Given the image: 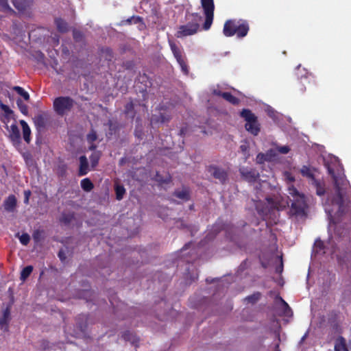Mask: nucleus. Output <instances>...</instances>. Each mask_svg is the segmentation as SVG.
Segmentation results:
<instances>
[{"mask_svg":"<svg viewBox=\"0 0 351 351\" xmlns=\"http://www.w3.org/2000/svg\"><path fill=\"white\" fill-rule=\"evenodd\" d=\"M275 351H280V348H279V343H277L276 346H275V348H274Z\"/></svg>","mask_w":351,"mask_h":351,"instance_id":"59","label":"nucleus"},{"mask_svg":"<svg viewBox=\"0 0 351 351\" xmlns=\"http://www.w3.org/2000/svg\"><path fill=\"white\" fill-rule=\"evenodd\" d=\"M16 104L22 114H23L25 115L27 114V112H28L27 106L25 104H24V102L21 99H18L16 100Z\"/></svg>","mask_w":351,"mask_h":351,"instance_id":"40","label":"nucleus"},{"mask_svg":"<svg viewBox=\"0 0 351 351\" xmlns=\"http://www.w3.org/2000/svg\"><path fill=\"white\" fill-rule=\"evenodd\" d=\"M9 138L15 147H19L21 143L20 130L16 123H12L9 130Z\"/></svg>","mask_w":351,"mask_h":351,"instance_id":"9","label":"nucleus"},{"mask_svg":"<svg viewBox=\"0 0 351 351\" xmlns=\"http://www.w3.org/2000/svg\"><path fill=\"white\" fill-rule=\"evenodd\" d=\"M335 351H349L346 339L343 337H338L335 343Z\"/></svg>","mask_w":351,"mask_h":351,"instance_id":"22","label":"nucleus"},{"mask_svg":"<svg viewBox=\"0 0 351 351\" xmlns=\"http://www.w3.org/2000/svg\"><path fill=\"white\" fill-rule=\"evenodd\" d=\"M104 52L106 53V59L109 61H110L112 58V51L110 48H106L104 50Z\"/></svg>","mask_w":351,"mask_h":351,"instance_id":"50","label":"nucleus"},{"mask_svg":"<svg viewBox=\"0 0 351 351\" xmlns=\"http://www.w3.org/2000/svg\"><path fill=\"white\" fill-rule=\"evenodd\" d=\"M223 99L235 106L239 105L240 103V99L239 98L228 92L223 93Z\"/></svg>","mask_w":351,"mask_h":351,"instance_id":"27","label":"nucleus"},{"mask_svg":"<svg viewBox=\"0 0 351 351\" xmlns=\"http://www.w3.org/2000/svg\"><path fill=\"white\" fill-rule=\"evenodd\" d=\"M42 232L40 230H36L33 233V239L36 242H38L41 238Z\"/></svg>","mask_w":351,"mask_h":351,"instance_id":"47","label":"nucleus"},{"mask_svg":"<svg viewBox=\"0 0 351 351\" xmlns=\"http://www.w3.org/2000/svg\"><path fill=\"white\" fill-rule=\"evenodd\" d=\"M266 156L268 161H271L277 156V152L274 149H270L266 152Z\"/></svg>","mask_w":351,"mask_h":351,"instance_id":"44","label":"nucleus"},{"mask_svg":"<svg viewBox=\"0 0 351 351\" xmlns=\"http://www.w3.org/2000/svg\"><path fill=\"white\" fill-rule=\"evenodd\" d=\"M208 171L222 184H225L228 179L227 171L217 165H210L208 167Z\"/></svg>","mask_w":351,"mask_h":351,"instance_id":"8","label":"nucleus"},{"mask_svg":"<svg viewBox=\"0 0 351 351\" xmlns=\"http://www.w3.org/2000/svg\"><path fill=\"white\" fill-rule=\"evenodd\" d=\"M282 261H281V264H280V271H281L282 269Z\"/></svg>","mask_w":351,"mask_h":351,"instance_id":"62","label":"nucleus"},{"mask_svg":"<svg viewBox=\"0 0 351 351\" xmlns=\"http://www.w3.org/2000/svg\"><path fill=\"white\" fill-rule=\"evenodd\" d=\"M261 298V293L259 292L255 293L251 295L247 296L245 300L250 303H256Z\"/></svg>","mask_w":351,"mask_h":351,"instance_id":"41","label":"nucleus"},{"mask_svg":"<svg viewBox=\"0 0 351 351\" xmlns=\"http://www.w3.org/2000/svg\"><path fill=\"white\" fill-rule=\"evenodd\" d=\"M315 171V168H312L307 165H303L300 169V173L303 177L307 178L310 182H313L315 179H316L314 171Z\"/></svg>","mask_w":351,"mask_h":351,"instance_id":"17","label":"nucleus"},{"mask_svg":"<svg viewBox=\"0 0 351 351\" xmlns=\"http://www.w3.org/2000/svg\"><path fill=\"white\" fill-rule=\"evenodd\" d=\"M204 13H214L215 5L213 0H201Z\"/></svg>","mask_w":351,"mask_h":351,"instance_id":"26","label":"nucleus"},{"mask_svg":"<svg viewBox=\"0 0 351 351\" xmlns=\"http://www.w3.org/2000/svg\"><path fill=\"white\" fill-rule=\"evenodd\" d=\"M0 108L4 112L3 118L1 119V121L6 124V128L8 129V123L12 119H14V112L1 101H0Z\"/></svg>","mask_w":351,"mask_h":351,"instance_id":"13","label":"nucleus"},{"mask_svg":"<svg viewBox=\"0 0 351 351\" xmlns=\"http://www.w3.org/2000/svg\"><path fill=\"white\" fill-rule=\"evenodd\" d=\"M281 302L284 306V313L285 315L289 316L292 314V311L289 304L282 299L280 298Z\"/></svg>","mask_w":351,"mask_h":351,"instance_id":"45","label":"nucleus"},{"mask_svg":"<svg viewBox=\"0 0 351 351\" xmlns=\"http://www.w3.org/2000/svg\"><path fill=\"white\" fill-rule=\"evenodd\" d=\"M19 241L23 245H27L29 243L30 237L27 233H23L19 237Z\"/></svg>","mask_w":351,"mask_h":351,"instance_id":"42","label":"nucleus"},{"mask_svg":"<svg viewBox=\"0 0 351 351\" xmlns=\"http://www.w3.org/2000/svg\"><path fill=\"white\" fill-rule=\"evenodd\" d=\"M101 157V153L99 152H93L90 156V160L93 168L95 167L99 162Z\"/></svg>","mask_w":351,"mask_h":351,"instance_id":"33","label":"nucleus"},{"mask_svg":"<svg viewBox=\"0 0 351 351\" xmlns=\"http://www.w3.org/2000/svg\"><path fill=\"white\" fill-rule=\"evenodd\" d=\"M291 201L289 215L297 219H305L307 217V210L308 208L305 195L299 196V198Z\"/></svg>","mask_w":351,"mask_h":351,"instance_id":"4","label":"nucleus"},{"mask_svg":"<svg viewBox=\"0 0 351 351\" xmlns=\"http://www.w3.org/2000/svg\"><path fill=\"white\" fill-rule=\"evenodd\" d=\"M31 195V191L29 190H27L24 191V203L25 204H29V197Z\"/></svg>","mask_w":351,"mask_h":351,"instance_id":"51","label":"nucleus"},{"mask_svg":"<svg viewBox=\"0 0 351 351\" xmlns=\"http://www.w3.org/2000/svg\"><path fill=\"white\" fill-rule=\"evenodd\" d=\"M284 176L286 180L289 181V182H293L295 181V177L292 175L291 173L285 171Z\"/></svg>","mask_w":351,"mask_h":351,"instance_id":"48","label":"nucleus"},{"mask_svg":"<svg viewBox=\"0 0 351 351\" xmlns=\"http://www.w3.org/2000/svg\"><path fill=\"white\" fill-rule=\"evenodd\" d=\"M1 10L5 12L14 14L15 12L10 7L8 0H0Z\"/></svg>","mask_w":351,"mask_h":351,"instance_id":"37","label":"nucleus"},{"mask_svg":"<svg viewBox=\"0 0 351 351\" xmlns=\"http://www.w3.org/2000/svg\"><path fill=\"white\" fill-rule=\"evenodd\" d=\"M55 24L58 32L61 33L67 32L69 29L68 23L62 18H56L55 19Z\"/></svg>","mask_w":351,"mask_h":351,"instance_id":"23","label":"nucleus"},{"mask_svg":"<svg viewBox=\"0 0 351 351\" xmlns=\"http://www.w3.org/2000/svg\"><path fill=\"white\" fill-rule=\"evenodd\" d=\"M138 81L145 86V89L143 91H146L147 88L152 86V80L146 73L140 74Z\"/></svg>","mask_w":351,"mask_h":351,"instance_id":"25","label":"nucleus"},{"mask_svg":"<svg viewBox=\"0 0 351 351\" xmlns=\"http://www.w3.org/2000/svg\"><path fill=\"white\" fill-rule=\"evenodd\" d=\"M189 21L186 25H180L176 33L178 38H183L196 34L199 29V22L202 20V16L197 13H192L186 16Z\"/></svg>","mask_w":351,"mask_h":351,"instance_id":"3","label":"nucleus"},{"mask_svg":"<svg viewBox=\"0 0 351 351\" xmlns=\"http://www.w3.org/2000/svg\"><path fill=\"white\" fill-rule=\"evenodd\" d=\"M97 139V132L94 129H91L86 136V140L88 143H95Z\"/></svg>","mask_w":351,"mask_h":351,"instance_id":"39","label":"nucleus"},{"mask_svg":"<svg viewBox=\"0 0 351 351\" xmlns=\"http://www.w3.org/2000/svg\"><path fill=\"white\" fill-rule=\"evenodd\" d=\"M330 315L334 317V318H337L338 316V313L336 311L331 312Z\"/></svg>","mask_w":351,"mask_h":351,"instance_id":"57","label":"nucleus"},{"mask_svg":"<svg viewBox=\"0 0 351 351\" xmlns=\"http://www.w3.org/2000/svg\"><path fill=\"white\" fill-rule=\"evenodd\" d=\"M171 119V115L168 112H160L158 115L154 114L151 118L152 124H162L165 123H168Z\"/></svg>","mask_w":351,"mask_h":351,"instance_id":"11","label":"nucleus"},{"mask_svg":"<svg viewBox=\"0 0 351 351\" xmlns=\"http://www.w3.org/2000/svg\"><path fill=\"white\" fill-rule=\"evenodd\" d=\"M142 18L139 16H132L128 19L123 21L122 23L125 25H131L132 23L134 24L142 22Z\"/></svg>","mask_w":351,"mask_h":351,"instance_id":"38","label":"nucleus"},{"mask_svg":"<svg viewBox=\"0 0 351 351\" xmlns=\"http://www.w3.org/2000/svg\"><path fill=\"white\" fill-rule=\"evenodd\" d=\"M89 144H90V146L88 147L89 149L91 151H93V152H96L95 149L97 148V145L94 143H89Z\"/></svg>","mask_w":351,"mask_h":351,"instance_id":"56","label":"nucleus"},{"mask_svg":"<svg viewBox=\"0 0 351 351\" xmlns=\"http://www.w3.org/2000/svg\"><path fill=\"white\" fill-rule=\"evenodd\" d=\"M169 44L173 56L179 64L182 71L184 73V74L188 75L189 72V66L187 65L186 57L183 53L182 49L171 40H169Z\"/></svg>","mask_w":351,"mask_h":351,"instance_id":"7","label":"nucleus"},{"mask_svg":"<svg viewBox=\"0 0 351 351\" xmlns=\"http://www.w3.org/2000/svg\"><path fill=\"white\" fill-rule=\"evenodd\" d=\"M154 179L160 184H169L171 182V176L169 174L164 178L159 173V172H156Z\"/></svg>","mask_w":351,"mask_h":351,"instance_id":"32","label":"nucleus"},{"mask_svg":"<svg viewBox=\"0 0 351 351\" xmlns=\"http://www.w3.org/2000/svg\"><path fill=\"white\" fill-rule=\"evenodd\" d=\"M33 269L34 268L32 265L25 267L21 272L20 279L22 281H25L30 276L33 271Z\"/></svg>","mask_w":351,"mask_h":351,"instance_id":"31","label":"nucleus"},{"mask_svg":"<svg viewBox=\"0 0 351 351\" xmlns=\"http://www.w3.org/2000/svg\"><path fill=\"white\" fill-rule=\"evenodd\" d=\"M12 2L19 11L25 10L32 2V0H12Z\"/></svg>","mask_w":351,"mask_h":351,"instance_id":"24","label":"nucleus"},{"mask_svg":"<svg viewBox=\"0 0 351 351\" xmlns=\"http://www.w3.org/2000/svg\"><path fill=\"white\" fill-rule=\"evenodd\" d=\"M205 14V21L203 24V29L204 30H208L213 21L214 13H204Z\"/></svg>","mask_w":351,"mask_h":351,"instance_id":"28","label":"nucleus"},{"mask_svg":"<svg viewBox=\"0 0 351 351\" xmlns=\"http://www.w3.org/2000/svg\"><path fill=\"white\" fill-rule=\"evenodd\" d=\"M180 134L181 136L184 135V128H182V129L180 130Z\"/></svg>","mask_w":351,"mask_h":351,"instance_id":"60","label":"nucleus"},{"mask_svg":"<svg viewBox=\"0 0 351 351\" xmlns=\"http://www.w3.org/2000/svg\"><path fill=\"white\" fill-rule=\"evenodd\" d=\"M116 198L118 200H121L123 198L125 193V189L123 185L117 184L114 187Z\"/></svg>","mask_w":351,"mask_h":351,"instance_id":"34","label":"nucleus"},{"mask_svg":"<svg viewBox=\"0 0 351 351\" xmlns=\"http://www.w3.org/2000/svg\"><path fill=\"white\" fill-rule=\"evenodd\" d=\"M80 160V168L78 171L79 176H83L88 172V162L85 156H81Z\"/></svg>","mask_w":351,"mask_h":351,"instance_id":"19","label":"nucleus"},{"mask_svg":"<svg viewBox=\"0 0 351 351\" xmlns=\"http://www.w3.org/2000/svg\"><path fill=\"white\" fill-rule=\"evenodd\" d=\"M326 167L333 180L335 191L327 195L325 211L330 224L335 226V234L345 237L351 229V186L341 165L328 164Z\"/></svg>","mask_w":351,"mask_h":351,"instance_id":"1","label":"nucleus"},{"mask_svg":"<svg viewBox=\"0 0 351 351\" xmlns=\"http://www.w3.org/2000/svg\"><path fill=\"white\" fill-rule=\"evenodd\" d=\"M173 195L180 199L187 202L191 198V191L189 187L183 186L181 190L176 189Z\"/></svg>","mask_w":351,"mask_h":351,"instance_id":"14","label":"nucleus"},{"mask_svg":"<svg viewBox=\"0 0 351 351\" xmlns=\"http://www.w3.org/2000/svg\"><path fill=\"white\" fill-rule=\"evenodd\" d=\"M276 150L277 152L282 154H287L291 150L289 146L288 145H284V146H277L276 147Z\"/></svg>","mask_w":351,"mask_h":351,"instance_id":"43","label":"nucleus"},{"mask_svg":"<svg viewBox=\"0 0 351 351\" xmlns=\"http://www.w3.org/2000/svg\"><path fill=\"white\" fill-rule=\"evenodd\" d=\"M58 256L62 262H64L66 260V257L63 250H60Z\"/></svg>","mask_w":351,"mask_h":351,"instance_id":"53","label":"nucleus"},{"mask_svg":"<svg viewBox=\"0 0 351 351\" xmlns=\"http://www.w3.org/2000/svg\"><path fill=\"white\" fill-rule=\"evenodd\" d=\"M12 89L15 90L17 93V94L21 95L25 101H28L29 99V93L27 91H25L22 87L16 86H14Z\"/></svg>","mask_w":351,"mask_h":351,"instance_id":"35","label":"nucleus"},{"mask_svg":"<svg viewBox=\"0 0 351 351\" xmlns=\"http://www.w3.org/2000/svg\"><path fill=\"white\" fill-rule=\"evenodd\" d=\"M73 36V38L75 40H78L80 38H81L82 37V34L80 31L74 30Z\"/></svg>","mask_w":351,"mask_h":351,"instance_id":"52","label":"nucleus"},{"mask_svg":"<svg viewBox=\"0 0 351 351\" xmlns=\"http://www.w3.org/2000/svg\"><path fill=\"white\" fill-rule=\"evenodd\" d=\"M311 184L315 188L316 194L318 196H323L325 194V184L323 180L316 178L313 182H311Z\"/></svg>","mask_w":351,"mask_h":351,"instance_id":"18","label":"nucleus"},{"mask_svg":"<svg viewBox=\"0 0 351 351\" xmlns=\"http://www.w3.org/2000/svg\"><path fill=\"white\" fill-rule=\"evenodd\" d=\"M75 101L69 96L56 97L53 102L54 111L60 116H63L70 112L73 108Z\"/></svg>","mask_w":351,"mask_h":351,"instance_id":"6","label":"nucleus"},{"mask_svg":"<svg viewBox=\"0 0 351 351\" xmlns=\"http://www.w3.org/2000/svg\"><path fill=\"white\" fill-rule=\"evenodd\" d=\"M124 113L128 116H131V117L133 119L135 116V112H134V105L132 102V101H130L128 104H125V108H124Z\"/></svg>","mask_w":351,"mask_h":351,"instance_id":"30","label":"nucleus"},{"mask_svg":"<svg viewBox=\"0 0 351 351\" xmlns=\"http://www.w3.org/2000/svg\"><path fill=\"white\" fill-rule=\"evenodd\" d=\"M16 198L14 195H9L3 202L4 209L8 212H12L16 206Z\"/></svg>","mask_w":351,"mask_h":351,"instance_id":"16","label":"nucleus"},{"mask_svg":"<svg viewBox=\"0 0 351 351\" xmlns=\"http://www.w3.org/2000/svg\"><path fill=\"white\" fill-rule=\"evenodd\" d=\"M49 119V114L47 112H41L36 115L33 118V121L36 128L38 130H41L45 128L47 122Z\"/></svg>","mask_w":351,"mask_h":351,"instance_id":"10","label":"nucleus"},{"mask_svg":"<svg viewBox=\"0 0 351 351\" xmlns=\"http://www.w3.org/2000/svg\"><path fill=\"white\" fill-rule=\"evenodd\" d=\"M80 184L82 189L86 192L90 191L94 188V185L89 178L82 180Z\"/></svg>","mask_w":351,"mask_h":351,"instance_id":"29","label":"nucleus"},{"mask_svg":"<svg viewBox=\"0 0 351 351\" xmlns=\"http://www.w3.org/2000/svg\"><path fill=\"white\" fill-rule=\"evenodd\" d=\"M266 199H267V201L269 203L272 202V198H271V197H267V198H266Z\"/></svg>","mask_w":351,"mask_h":351,"instance_id":"61","label":"nucleus"},{"mask_svg":"<svg viewBox=\"0 0 351 351\" xmlns=\"http://www.w3.org/2000/svg\"><path fill=\"white\" fill-rule=\"evenodd\" d=\"M224 93L225 92H222L218 89H214L213 91V95L219 96V97H221L222 98H223V93Z\"/></svg>","mask_w":351,"mask_h":351,"instance_id":"55","label":"nucleus"},{"mask_svg":"<svg viewBox=\"0 0 351 351\" xmlns=\"http://www.w3.org/2000/svg\"><path fill=\"white\" fill-rule=\"evenodd\" d=\"M240 116L246 121L245 130L254 136H257L261 131V125L257 117L249 109H243Z\"/></svg>","mask_w":351,"mask_h":351,"instance_id":"5","label":"nucleus"},{"mask_svg":"<svg viewBox=\"0 0 351 351\" xmlns=\"http://www.w3.org/2000/svg\"><path fill=\"white\" fill-rule=\"evenodd\" d=\"M240 149L242 152H245L247 150V147L245 145H241Z\"/></svg>","mask_w":351,"mask_h":351,"instance_id":"58","label":"nucleus"},{"mask_svg":"<svg viewBox=\"0 0 351 351\" xmlns=\"http://www.w3.org/2000/svg\"><path fill=\"white\" fill-rule=\"evenodd\" d=\"M249 29V25L246 21L230 19L225 22L223 33L226 37L236 34L238 38H243L247 36Z\"/></svg>","mask_w":351,"mask_h":351,"instance_id":"2","label":"nucleus"},{"mask_svg":"<svg viewBox=\"0 0 351 351\" xmlns=\"http://www.w3.org/2000/svg\"><path fill=\"white\" fill-rule=\"evenodd\" d=\"M20 124L23 129V137L27 143L31 141V130L27 122L24 120L20 121Z\"/></svg>","mask_w":351,"mask_h":351,"instance_id":"20","label":"nucleus"},{"mask_svg":"<svg viewBox=\"0 0 351 351\" xmlns=\"http://www.w3.org/2000/svg\"><path fill=\"white\" fill-rule=\"evenodd\" d=\"M241 174L244 180L250 183L255 182L259 178L258 172L253 169L250 170L243 169L241 171Z\"/></svg>","mask_w":351,"mask_h":351,"instance_id":"12","label":"nucleus"},{"mask_svg":"<svg viewBox=\"0 0 351 351\" xmlns=\"http://www.w3.org/2000/svg\"><path fill=\"white\" fill-rule=\"evenodd\" d=\"M315 246H316V247L319 248V250L324 249V243L320 240L316 241Z\"/></svg>","mask_w":351,"mask_h":351,"instance_id":"54","label":"nucleus"},{"mask_svg":"<svg viewBox=\"0 0 351 351\" xmlns=\"http://www.w3.org/2000/svg\"><path fill=\"white\" fill-rule=\"evenodd\" d=\"M10 320V310L8 307L4 309L3 316L0 318V328L5 332L9 330V322Z\"/></svg>","mask_w":351,"mask_h":351,"instance_id":"15","label":"nucleus"},{"mask_svg":"<svg viewBox=\"0 0 351 351\" xmlns=\"http://www.w3.org/2000/svg\"><path fill=\"white\" fill-rule=\"evenodd\" d=\"M122 337L125 341H130L136 348L138 346V343L139 342V338L130 331L124 332L122 335Z\"/></svg>","mask_w":351,"mask_h":351,"instance_id":"21","label":"nucleus"},{"mask_svg":"<svg viewBox=\"0 0 351 351\" xmlns=\"http://www.w3.org/2000/svg\"><path fill=\"white\" fill-rule=\"evenodd\" d=\"M288 192L292 197V199L299 198V196L304 195L303 193H300L293 185H291L288 187Z\"/></svg>","mask_w":351,"mask_h":351,"instance_id":"36","label":"nucleus"},{"mask_svg":"<svg viewBox=\"0 0 351 351\" xmlns=\"http://www.w3.org/2000/svg\"><path fill=\"white\" fill-rule=\"evenodd\" d=\"M163 110V107H160V110Z\"/></svg>","mask_w":351,"mask_h":351,"instance_id":"63","label":"nucleus"},{"mask_svg":"<svg viewBox=\"0 0 351 351\" xmlns=\"http://www.w3.org/2000/svg\"><path fill=\"white\" fill-rule=\"evenodd\" d=\"M256 162L259 163V164H262L265 161H268L266 154H263V153H259L256 156Z\"/></svg>","mask_w":351,"mask_h":351,"instance_id":"46","label":"nucleus"},{"mask_svg":"<svg viewBox=\"0 0 351 351\" xmlns=\"http://www.w3.org/2000/svg\"><path fill=\"white\" fill-rule=\"evenodd\" d=\"M73 218V215H63L61 221L65 223H69L71 221Z\"/></svg>","mask_w":351,"mask_h":351,"instance_id":"49","label":"nucleus"}]
</instances>
